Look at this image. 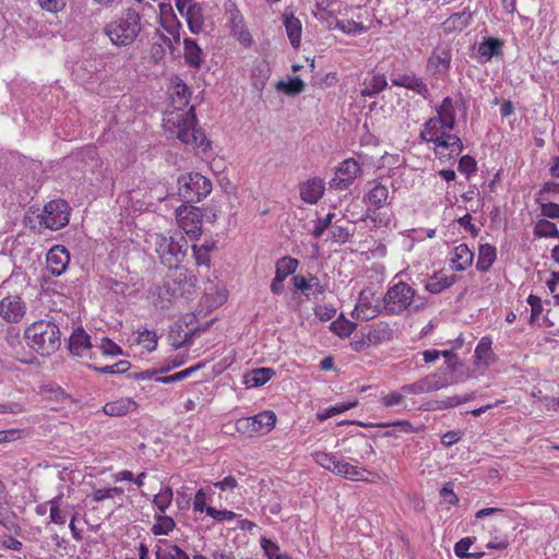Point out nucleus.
Returning <instances> with one entry per match:
<instances>
[{
	"label": "nucleus",
	"instance_id": "nucleus-1",
	"mask_svg": "<svg viewBox=\"0 0 559 559\" xmlns=\"http://www.w3.org/2000/svg\"><path fill=\"white\" fill-rule=\"evenodd\" d=\"M26 344L38 355L48 357L61 346V332L59 326L49 320H38L29 324L24 331Z\"/></svg>",
	"mask_w": 559,
	"mask_h": 559
},
{
	"label": "nucleus",
	"instance_id": "nucleus-2",
	"mask_svg": "<svg viewBox=\"0 0 559 559\" xmlns=\"http://www.w3.org/2000/svg\"><path fill=\"white\" fill-rule=\"evenodd\" d=\"M141 31V15L133 9L126 10L121 16L108 23L104 28L111 44L119 47L132 45Z\"/></svg>",
	"mask_w": 559,
	"mask_h": 559
},
{
	"label": "nucleus",
	"instance_id": "nucleus-3",
	"mask_svg": "<svg viewBox=\"0 0 559 559\" xmlns=\"http://www.w3.org/2000/svg\"><path fill=\"white\" fill-rule=\"evenodd\" d=\"M168 123L177 128V138L183 144L193 147H209L211 142L206 139L204 132L197 128V117L194 108L190 107L188 111H174L168 118Z\"/></svg>",
	"mask_w": 559,
	"mask_h": 559
},
{
	"label": "nucleus",
	"instance_id": "nucleus-4",
	"mask_svg": "<svg viewBox=\"0 0 559 559\" xmlns=\"http://www.w3.org/2000/svg\"><path fill=\"white\" fill-rule=\"evenodd\" d=\"M154 245L160 262L169 269L182 262L188 249V242L181 234L174 236L156 234Z\"/></svg>",
	"mask_w": 559,
	"mask_h": 559
},
{
	"label": "nucleus",
	"instance_id": "nucleus-5",
	"mask_svg": "<svg viewBox=\"0 0 559 559\" xmlns=\"http://www.w3.org/2000/svg\"><path fill=\"white\" fill-rule=\"evenodd\" d=\"M416 290L405 282L390 286L382 298L383 311L389 316H400L415 302Z\"/></svg>",
	"mask_w": 559,
	"mask_h": 559
},
{
	"label": "nucleus",
	"instance_id": "nucleus-6",
	"mask_svg": "<svg viewBox=\"0 0 559 559\" xmlns=\"http://www.w3.org/2000/svg\"><path fill=\"white\" fill-rule=\"evenodd\" d=\"M178 195L186 203H197L206 198L212 191V182L199 173L179 176Z\"/></svg>",
	"mask_w": 559,
	"mask_h": 559
},
{
	"label": "nucleus",
	"instance_id": "nucleus-7",
	"mask_svg": "<svg viewBox=\"0 0 559 559\" xmlns=\"http://www.w3.org/2000/svg\"><path fill=\"white\" fill-rule=\"evenodd\" d=\"M276 424V416L271 411L261 412L252 417L240 418L236 421V430L239 433L252 437L253 435H265Z\"/></svg>",
	"mask_w": 559,
	"mask_h": 559
},
{
	"label": "nucleus",
	"instance_id": "nucleus-8",
	"mask_svg": "<svg viewBox=\"0 0 559 559\" xmlns=\"http://www.w3.org/2000/svg\"><path fill=\"white\" fill-rule=\"evenodd\" d=\"M203 214L199 207L181 205L176 210V219L181 230L191 239L202 235Z\"/></svg>",
	"mask_w": 559,
	"mask_h": 559
},
{
	"label": "nucleus",
	"instance_id": "nucleus-9",
	"mask_svg": "<svg viewBox=\"0 0 559 559\" xmlns=\"http://www.w3.org/2000/svg\"><path fill=\"white\" fill-rule=\"evenodd\" d=\"M70 207L63 200H52L48 202L40 214L39 223L46 228L58 230L69 223Z\"/></svg>",
	"mask_w": 559,
	"mask_h": 559
},
{
	"label": "nucleus",
	"instance_id": "nucleus-10",
	"mask_svg": "<svg viewBox=\"0 0 559 559\" xmlns=\"http://www.w3.org/2000/svg\"><path fill=\"white\" fill-rule=\"evenodd\" d=\"M228 25L231 35L243 46L249 47L252 44V37L248 32L243 16L236 3H229L226 9Z\"/></svg>",
	"mask_w": 559,
	"mask_h": 559
},
{
	"label": "nucleus",
	"instance_id": "nucleus-11",
	"mask_svg": "<svg viewBox=\"0 0 559 559\" xmlns=\"http://www.w3.org/2000/svg\"><path fill=\"white\" fill-rule=\"evenodd\" d=\"M359 171L360 166L355 159H345L337 167L335 176L330 180V188L336 190L347 189L353 183Z\"/></svg>",
	"mask_w": 559,
	"mask_h": 559
},
{
	"label": "nucleus",
	"instance_id": "nucleus-12",
	"mask_svg": "<svg viewBox=\"0 0 559 559\" xmlns=\"http://www.w3.org/2000/svg\"><path fill=\"white\" fill-rule=\"evenodd\" d=\"M26 314V304L17 295H9L0 300V317L8 323H19Z\"/></svg>",
	"mask_w": 559,
	"mask_h": 559
},
{
	"label": "nucleus",
	"instance_id": "nucleus-13",
	"mask_svg": "<svg viewBox=\"0 0 559 559\" xmlns=\"http://www.w3.org/2000/svg\"><path fill=\"white\" fill-rule=\"evenodd\" d=\"M448 385L447 380H441L437 374H429L414 383L404 384L401 391L406 395H418L432 391H438Z\"/></svg>",
	"mask_w": 559,
	"mask_h": 559
},
{
	"label": "nucleus",
	"instance_id": "nucleus-14",
	"mask_svg": "<svg viewBox=\"0 0 559 559\" xmlns=\"http://www.w3.org/2000/svg\"><path fill=\"white\" fill-rule=\"evenodd\" d=\"M69 262L70 253L63 246H55L47 253V269L55 276L61 275L67 270Z\"/></svg>",
	"mask_w": 559,
	"mask_h": 559
},
{
	"label": "nucleus",
	"instance_id": "nucleus-15",
	"mask_svg": "<svg viewBox=\"0 0 559 559\" xmlns=\"http://www.w3.org/2000/svg\"><path fill=\"white\" fill-rule=\"evenodd\" d=\"M69 349L73 355H76L82 358H91V337L90 335L82 329L78 328L73 331L69 338Z\"/></svg>",
	"mask_w": 559,
	"mask_h": 559
},
{
	"label": "nucleus",
	"instance_id": "nucleus-16",
	"mask_svg": "<svg viewBox=\"0 0 559 559\" xmlns=\"http://www.w3.org/2000/svg\"><path fill=\"white\" fill-rule=\"evenodd\" d=\"M166 278L170 281L175 287H178L180 296L190 294L195 284L194 276L190 275L186 269L178 267V265L169 269Z\"/></svg>",
	"mask_w": 559,
	"mask_h": 559
},
{
	"label": "nucleus",
	"instance_id": "nucleus-17",
	"mask_svg": "<svg viewBox=\"0 0 559 559\" xmlns=\"http://www.w3.org/2000/svg\"><path fill=\"white\" fill-rule=\"evenodd\" d=\"M391 81L393 85L412 90L417 94L424 96L425 98H427V96L429 95L427 84L424 82L421 78H418L413 73L399 74Z\"/></svg>",
	"mask_w": 559,
	"mask_h": 559
},
{
	"label": "nucleus",
	"instance_id": "nucleus-18",
	"mask_svg": "<svg viewBox=\"0 0 559 559\" xmlns=\"http://www.w3.org/2000/svg\"><path fill=\"white\" fill-rule=\"evenodd\" d=\"M436 117L441 122V129L453 130L456 121V110L454 102L451 97H445L437 107Z\"/></svg>",
	"mask_w": 559,
	"mask_h": 559
},
{
	"label": "nucleus",
	"instance_id": "nucleus-19",
	"mask_svg": "<svg viewBox=\"0 0 559 559\" xmlns=\"http://www.w3.org/2000/svg\"><path fill=\"white\" fill-rule=\"evenodd\" d=\"M300 198L309 204L317 203L324 193V183L319 178H312L300 186Z\"/></svg>",
	"mask_w": 559,
	"mask_h": 559
},
{
	"label": "nucleus",
	"instance_id": "nucleus-20",
	"mask_svg": "<svg viewBox=\"0 0 559 559\" xmlns=\"http://www.w3.org/2000/svg\"><path fill=\"white\" fill-rule=\"evenodd\" d=\"M451 58V52L447 47H438L428 58V67L433 69L435 74H443L450 69Z\"/></svg>",
	"mask_w": 559,
	"mask_h": 559
},
{
	"label": "nucleus",
	"instance_id": "nucleus-21",
	"mask_svg": "<svg viewBox=\"0 0 559 559\" xmlns=\"http://www.w3.org/2000/svg\"><path fill=\"white\" fill-rule=\"evenodd\" d=\"M449 131L448 129H441V134L438 136L439 141L435 142L436 153L443 154L439 148H449V155H459L463 150V143L457 135L451 134Z\"/></svg>",
	"mask_w": 559,
	"mask_h": 559
},
{
	"label": "nucleus",
	"instance_id": "nucleus-22",
	"mask_svg": "<svg viewBox=\"0 0 559 559\" xmlns=\"http://www.w3.org/2000/svg\"><path fill=\"white\" fill-rule=\"evenodd\" d=\"M455 282V275H445L441 272H435L426 282L425 288L431 294H440L451 287Z\"/></svg>",
	"mask_w": 559,
	"mask_h": 559
},
{
	"label": "nucleus",
	"instance_id": "nucleus-23",
	"mask_svg": "<svg viewBox=\"0 0 559 559\" xmlns=\"http://www.w3.org/2000/svg\"><path fill=\"white\" fill-rule=\"evenodd\" d=\"M191 93L188 86L180 80L176 78L173 82V93L170 95L171 104L176 108V111H182V108L189 104Z\"/></svg>",
	"mask_w": 559,
	"mask_h": 559
},
{
	"label": "nucleus",
	"instance_id": "nucleus-24",
	"mask_svg": "<svg viewBox=\"0 0 559 559\" xmlns=\"http://www.w3.org/2000/svg\"><path fill=\"white\" fill-rule=\"evenodd\" d=\"M136 403L130 399H120L114 402L106 403L103 411L108 416H124L136 408Z\"/></svg>",
	"mask_w": 559,
	"mask_h": 559
},
{
	"label": "nucleus",
	"instance_id": "nucleus-25",
	"mask_svg": "<svg viewBox=\"0 0 559 559\" xmlns=\"http://www.w3.org/2000/svg\"><path fill=\"white\" fill-rule=\"evenodd\" d=\"M187 20L188 27L191 33L200 34L204 28V16H203V8L201 3H197L195 5H191L186 10L183 15Z\"/></svg>",
	"mask_w": 559,
	"mask_h": 559
},
{
	"label": "nucleus",
	"instance_id": "nucleus-26",
	"mask_svg": "<svg viewBox=\"0 0 559 559\" xmlns=\"http://www.w3.org/2000/svg\"><path fill=\"white\" fill-rule=\"evenodd\" d=\"M393 335L394 331L386 322H378L370 326L367 334V341L369 344H380L391 341Z\"/></svg>",
	"mask_w": 559,
	"mask_h": 559
},
{
	"label": "nucleus",
	"instance_id": "nucleus-27",
	"mask_svg": "<svg viewBox=\"0 0 559 559\" xmlns=\"http://www.w3.org/2000/svg\"><path fill=\"white\" fill-rule=\"evenodd\" d=\"M185 61L194 69H199L203 63V51L192 38H185Z\"/></svg>",
	"mask_w": 559,
	"mask_h": 559
},
{
	"label": "nucleus",
	"instance_id": "nucleus-28",
	"mask_svg": "<svg viewBox=\"0 0 559 559\" xmlns=\"http://www.w3.org/2000/svg\"><path fill=\"white\" fill-rule=\"evenodd\" d=\"M474 253L466 243H461L454 249V258L452 259V269L455 271H464L472 265Z\"/></svg>",
	"mask_w": 559,
	"mask_h": 559
},
{
	"label": "nucleus",
	"instance_id": "nucleus-29",
	"mask_svg": "<svg viewBox=\"0 0 559 559\" xmlns=\"http://www.w3.org/2000/svg\"><path fill=\"white\" fill-rule=\"evenodd\" d=\"M497 250L493 246L489 243H484L479 246L478 249V258L476 262V269L479 272H488L496 261Z\"/></svg>",
	"mask_w": 559,
	"mask_h": 559
},
{
	"label": "nucleus",
	"instance_id": "nucleus-30",
	"mask_svg": "<svg viewBox=\"0 0 559 559\" xmlns=\"http://www.w3.org/2000/svg\"><path fill=\"white\" fill-rule=\"evenodd\" d=\"M274 373L271 368H257L245 374L243 383L248 388H259L265 384Z\"/></svg>",
	"mask_w": 559,
	"mask_h": 559
},
{
	"label": "nucleus",
	"instance_id": "nucleus-31",
	"mask_svg": "<svg viewBox=\"0 0 559 559\" xmlns=\"http://www.w3.org/2000/svg\"><path fill=\"white\" fill-rule=\"evenodd\" d=\"M283 24L286 28L287 36L294 48L299 47L301 38V22L293 14L283 15Z\"/></svg>",
	"mask_w": 559,
	"mask_h": 559
},
{
	"label": "nucleus",
	"instance_id": "nucleus-32",
	"mask_svg": "<svg viewBox=\"0 0 559 559\" xmlns=\"http://www.w3.org/2000/svg\"><path fill=\"white\" fill-rule=\"evenodd\" d=\"M389 190L381 183H374L365 195V201L372 205L376 210L383 207L388 203Z\"/></svg>",
	"mask_w": 559,
	"mask_h": 559
},
{
	"label": "nucleus",
	"instance_id": "nucleus-33",
	"mask_svg": "<svg viewBox=\"0 0 559 559\" xmlns=\"http://www.w3.org/2000/svg\"><path fill=\"white\" fill-rule=\"evenodd\" d=\"M271 70L265 61L255 63L251 71L252 85L257 91H262L270 78Z\"/></svg>",
	"mask_w": 559,
	"mask_h": 559
},
{
	"label": "nucleus",
	"instance_id": "nucleus-34",
	"mask_svg": "<svg viewBox=\"0 0 559 559\" xmlns=\"http://www.w3.org/2000/svg\"><path fill=\"white\" fill-rule=\"evenodd\" d=\"M388 86L386 78L384 74H373L370 80L365 81V87L361 90L360 94L365 97H373Z\"/></svg>",
	"mask_w": 559,
	"mask_h": 559
},
{
	"label": "nucleus",
	"instance_id": "nucleus-35",
	"mask_svg": "<svg viewBox=\"0 0 559 559\" xmlns=\"http://www.w3.org/2000/svg\"><path fill=\"white\" fill-rule=\"evenodd\" d=\"M502 46L503 43L501 39L486 37L479 45L478 52L481 57H485L486 60H490L493 57L502 56Z\"/></svg>",
	"mask_w": 559,
	"mask_h": 559
},
{
	"label": "nucleus",
	"instance_id": "nucleus-36",
	"mask_svg": "<svg viewBox=\"0 0 559 559\" xmlns=\"http://www.w3.org/2000/svg\"><path fill=\"white\" fill-rule=\"evenodd\" d=\"M472 21V14L467 11H462L459 13H453L450 15L443 23L447 31H462Z\"/></svg>",
	"mask_w": 559,
	"mask_h": 559
},
{
	"label": "nucleus",
	"instance_id": "nucleus-37",
	"mask_svg": "<svg viewBox=\"0 0 559 559\" xmlns=\"http://www.w3.org/2000/svg\"><path fill=\"white\" fill-rule=\"evenodd\" d=\"M475 358L477 362L489 365L493 360V353L491 349V341L489 337H483L475 349Z\"/></svg>",
	"mask_w": 559,
	"mask_h": 559
},
{
	"label": "nucleus",
	"instance_id": "nucleus-38",
	"mask_svg": "<svg viewBox=\"0 0 559 559\" xmlns=\"http://www.w3.org/2000/svg\"><path fill=\"white\" fill-rule=\"evenodd\" d=\"M441 134V122L436 117L430 118L424 126V130L420 132V139L426 142H437L438 136Z\"/></svg>",
	"mask_w": 559,
	"mask_h": 559
},
{
	"label": "nucleus",
	"instance_id": "nucleus-39",
	"mask_svg": "<svg viewBox=\"0 0 559 559\" xmlns=\"http://www.w3.org/2000/svg\"><path fill=\"white\" fill-rule=\"evenodd\" d=\"M380 313L378 307L371 306L369 302H364L362 297L359 298V304L355 307L352 316L361 321H368L376 318Z\"/></svg>",
	"mask_w": 559,
	"mask_h": 559
},
{
	"label": "nucleus",
	"instance_id": "nucleus-40",
	"mask_svg": "<svg viewBox=\"0 0 559 559\" xmlns=\"http://www.w3.org/2000/svg\"><path fill=\"white\" fill-rule=\"evenodd\" d=\"M298 266V260L292 257H283L276 262V271L275 276H280L281 280L285 281V278L294 274Z\"/></svg>",
	"mask_w": 559,
	"mask_h": 559
},
{
	"label": "nucleus",
	"instance_id": "nucleus-41",
	"mask_svg": "<svg viewBox=\"0 0 559 559\" xmlns=\"http://www.w3.org/2000/svg\"><path fill=\"white\" fill-rule=\"evenodd\" d=\"M276 87L278 91H282L289 96H295L305 91L306 84L300 78L295 76L289 79L287 82L280 81Z\"/></svg>",
	"mask_w": 559,
	"mask_h": 559
},
{
	"label": "nucleus",
	"instance_id": "nucleus-42",
	"mask_svg": "<svg viewBox=\"0 0 559 559\" xmlns=\"http://www.w3.org/2000/svg\"><path fill=\"white\" fill-rule=\"evenodd\" d=\"M534 235L537 237H552V238H559V230L555 223L543 218L537 221L534 227Z\"/></svg>",
	"mask_w": 559,
	"mask_h": 559
},
{
	"label": "nucleus",
	"instance_id": "nucleus-43",
	"mask_svg": "<svg viewBox=\"0 0 559 559\" xmlns=\"http://www.w3.org/2000/svg\"><path fill=\"white\" fill-rule=\"evenodd\" d=\"M357 324L345 319L343 316L331 323V331L341 337L349 336L356 329Z\"/></svg>",
	"mask_w": 559,
	"mask_h": 559
},
{
	"label": "nucleus",
	"instance_id": "nucleus-44",
	"mask_svg": "<svg viewBox=\"0 0 559 559\" xmlns=\"http://www.w3.org/2000/svg\"><path fill=\"white\" fill-rule=\"evenodd\" d=\"M157 523L152 526V533L155 536L168 535L175 528V521L167 515H155Z\"/></svg>",
	"mask_w": 559,
	"mask_h": 559
},
{
	"label": "nucleus",
	"instance_id": "nucleus-45",
	"mask_svg": "<svg viewBox=\"0 0 559 559\" xmlns=\"http://www.w3.org/2000/svg\"><path fill=\"white\" fill-rule=\"evenodd\" d=\"M334 474L343 476L350 480H359L362 478V471H359L356 466L345 461L338 462L337 467L334 471Z\"/></svg>",
	"mask_w": 559,
	"mask_h": 559
},
{
	"label": "nucleus",
	"instance_id": "nucleus-46",
	"mask_svg": "<svg viewBox=\"0 0 559 559\" xmlns=\"http://www.w3.org/2000/svg\"><path fill=\"white\" fill-rule=\"evenodd\" d=\"M178 287H175L170 281L165 278L163 286L159 288L158 297L163 300L162 308H168L171 299L179 297Z\"/></svg>",
	"mask_w": 559,
	"mask_h": 559
},
{
	"label": "nucleus",
	"instance_id": "nucleus-47",
	"mask_svg": "<svg viewBox=\"0 0 559 559\" xmlns=\"http://www.w3.org/2000/svg\"><path fill=\"white\" fill-rule=\"evenodd\" d=\"M357 405V401L348 402V403H338L334 406L325 408L323 411L318 412L317 417L320 421H323L328 418H331L334 415L344 413Z\"/></svg>",
	"mask_w": 559,
	"mask_h": 559
},
{
	"label": "nucleus",
	"instance_id": "nucleus-48",
	"mask_svg": "<svg viewBox=\"0 0 559 559\" xmlns=\"http://www.w3.org/2000/svg\"><path fill=\"white\" fill-rule=\"evenodd\" d=\"M203 367H204V362H199V364H197V365H194V366H192L190 368H187L185 370L176 372V373H174L171 376H166V377L157 378V381L162 382V383H165V384L177 382V381H181V380L188 378L189 376H191L197 370H200Z\"/></svg>",
	"mask_w": 559,
	"mask_h": 559
},
{
	"label": "nucleus",
	"instance_id": "nucleus-49",
	"mask_svg": "<svg viewBox=\"0 0 559 559\" xmlns=\"http://www.w3.org/2000/svg\"><path fill=\"white\" fill-rule=\"evenodd\" d=\"M313 457L317 464L332 473H334L340 462V460H337L333 454L323 451L316 452Z\"/></svg>",
	"mask_w": 559,
	"mask_h": 559
},
{
	"label": "nucleus",
	"instance_id": "nucleus-50",
	"mask_svg": "<svg viewBox=\"0 0 559 559\" xmlns=\"http://www.w3.org/2000/svg\"><path fill=\"white\" fill-rule=\"evenodd\" d=\"M173 501V489L170 487H164L160 491L154 496L153 503L157 507L160 512H165Z\"/></svg>",
	"mask_w": 559,
	"mask_h": 559
},
{
	"label": "nucleus",
	"instance_id": "nucleus-51",
	"mask_svg": "<svg viewBox=\"0 0 559 559\" xmlns=\"http://www.w3.org/2000/svg\"><path fill=\"white\" fill-rule=\"evenodd\" d=\"M475 399V394L474 393H468V394H465L463 396L461 395H454V396H450L445 400H442V401H438V407L439 409H448V408H451V407H455V406H459L465 402H468V401H472Z\"/></svg>",
	"mask_w": 559,
	"mask_h": 559
},
{
	"label": "nucleus",
	"instance_id": "nucleus-52",
	"mask_svg": "<svg viewBox=\"0 0 559 559\" xmlns=\"http://www.w3.org/2000/svg\"><path fill=\"white\" fill-rule=\"evenodd\" d=\"M131 367V364L128 360H120L114 365L105 366V367H94L96 371L99 373H108V374H119L126 373Z\"/></svg>",
	"mask_w": 559,
	"mask_h": 559
},
{
	"label": "nucleus",
	"instance_id": "nucleus-53",
	"mask_svg": "<svg viewBox=\"0 0 559 559\" xmlns=\"http://www.w3.org/2000/svg\"><path fill=\"white\" fill-rule=\"evenodd\" d=\"M559 194V182H546L536 194V202L548 201L552 195Z\"/></svg>",
	"mask_w": 559,
	"mask_h": 559
},
{
	"label": "nucleus",
	"instance_id": "nucleus-54",
	"mask_svg": "<svg viewBox=\"0 0 559 559\" xmlns=\"http://www.w3.org/2000/svg\"><path fill=\"white\" fill-rule=\"evenodd\" d=\"M158 336L156 332L145 330L139 334L138 343L141 344L148 352H152L157 346Z\"/></svg>",
	"mask_w": 559,
	"mask_h": 559
},
{
	"label": "nucleus",
	"instance_id": "nucleus-55",
	"mask_svg": "<svg viewBox=\"0 0 559 559\" xmlns=\"http://www.w3.org/2000/svg\"><path fill=\"white\" fill-rule=\"evenodd\" d=\"M193 257L195 259L197 265H204L210 267L211 259H210V248H205V246H192Z\"/></svg>",
	"mask_w": 559,
	"mask_h": 559
},
{
	"label": "nucleus",
	"instance_id": "nucleus-56",
	"mask_svg": "<svg viewBox=\"0 0 559 559\" xmlns=\"http://www.w3.org/2000/svg\"><path fill=\"white\" fill-rule=\"evenodd\" d=\"M334 216V213H329L325 217H319L314 222V227L312 230L314 238H320L324 234V231L331 226Z\"/></svg>",
	"mask_w": 559,
	"mask_h": 559
},
{
	"label": "nucleus",
	"instance_id": "nucleus-57",
	"mask_svg": "<svg viewBox=\"0 0 559 559\" xmlns=\"http://www.w3.org/2000/svg\"><path fill=\"white\" fill-rule=\"evenodd\" d=\"M457 169L468 177L477 170V163L471 155H464L459 160Z\"/></svg>",
	"mask_w": 559,
	"mask_h": 559
},
{
	"label": "nucleus",
	"instance_id": "nucleus-58",
	"mask_svg": "<svg viewBox=\"0 0 559 559\" xmlns=\"http://www.w3.org/2000/svg\"><path fill=\"white\" fill-rule=\"evenodd\" d=\"M99 349L103 355L106 356H118L123 354L122 348L108 337L102 338Z\"/></svg>",
	"mask_w": 559,
	"mask_h": 559
},
{
	"label": "nucleus",
	"instance_id": "nucleus-59",
	"mask_svg": "<svg viewBox=\"0 0 559 559\" xmlns=\"http://www.w3.org/2000/svg\"><path fill=\"white\" fill-rule=\"evenodd\" d=\"M540 205V213L548 218H559V204L548 201L538 202Z\"/></svg>",
	"mask_w": 559,
	"mask_h": 559
},
{
	"label": "nucleus",
	"instance_id": "nucleus-60",
	"mask_svg": "<svg viewBox=\"0 0 559 559\" xmlns=\"http://www.w3.org/2000/svg\"><path fill=\"white\" fill-rule=\"evenodd\" d=\"M205 513L215 519L218 522L225 521V520H233L236 518V513L229 510H216L213 507H207L205 509Z\"/></svg>",
	"mask_w": 559,
	"mask_h": 559
},
{
	"label": "nucleus",
	"instance_id": "nucleus-61",
	"mask_svg": "<svg viewBox=\"0 0 559 559\" xmlns=\"http://www.w3.org/2000/svg\"><path fill=\"white\" fill-rule=\"evenodd\" d=\"M405 395L406 394H404L402 391L401 392H391L390 394H388L381 399V403L385 407L402 405L404 403Z\"/></svg>",
	"mask_w": 559,
	"mask_h": 559
},
{
	"label": "nucleus",
	"instance_id": "nucleus-62",
	"mask_svg": "<svg viewBox=\"0 0 559 559\" xmlns=\"http://www.w3.org/2000/svg\"><path fill=\"white\" fill-rule=\"evenodd\" d=\"M472 545H473V539L469 537H464L455 544L454 554L459 558H462V559L467 558L469 556L468 549L471 548Z\"/></svg>",
	"mask_w": 559,
	"mask_h": 559
},
{
	"label": "nucleus",
	"instance_id": "nucleus-63",
	"mask_svg": "<svg viewBox=\"0 0 559 559\" xmlns=\"http://www.w3.org/2000/svg\"><path fill=\"white\" fill-rule=\"evenodd\" d=\"M41 9L57 13L66 7V0H37Z\"/></svg>",
	"mask_w": 559,
	"mask_h": 559
},
{
	"label": "nucleus",
	"instance_id": "nucleus-64",
	"mask_svg": "<svg viewBox=\"0 0 559 559\" xmlns=\"http://www.w3.org/2000/svg\"><path fill=\"white\" fill-rule=\"evenodd\" d=\"M187 355H177L165 361L164 366L160 367L159 372L166 373L177 367L182 366L186 362Z\"/></svg>",
	"mask_w": 559,
	"mask_h": 559
}]
</instances>
